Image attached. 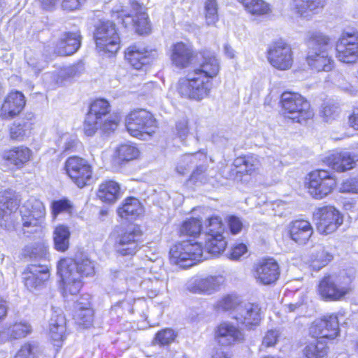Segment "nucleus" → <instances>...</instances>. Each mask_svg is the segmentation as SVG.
<instances>
[{"label": "nucleus", "mask_w": 358, "mask_h": 358, "mask_svg": "<svg viewBox=\"0 0 358 358\" xmlns=\"http://www.w3.org/2000/svg\"><path fill=\"white\" fill-rule=\"evenodd\" d=\"M222 277L209 276L206 278H198L189 283L188 289L194 293L208 292L216 290L222 283Z\"/></svg>", "instance_id": "29"}, {"label": "nucleus", "mask_w": 358, "mask_h": 358, "mask_svg": "<svg viewBox=\"0 0 358 358\" xmlns=\"http://www.w3.org/2000/svg\"><path fill=\"white\" fill-rule=\"evenodd\" d=\"M215 338L221 345L229 346L236 343L243 342L245 335L236 325L229 322H224L217 327Z\"/></svg>", "instance_id": "19"}, {"label": "nucleus", "mask_w": 358, "mask_h": 358, "mask_svg": "<svg viewBox=\"0 0 358 358\" xmlns=\"http://www.w3.org/2000/svg\"><path fill=\"white\" fill-rule=\"evenodd\" d=\"M234 167L230 171L229 177L234 180H239V173L243 171L251 174L259 166V161L255 155H245L238 157L234 162Z\"/></svg>", "instance_id": "26"}, {"label": "nucleus", "mask_w": 358, "mask_h": 358, "mask_svg": "<svg viewBox=\"0 0 358 358\" xmlns=\"http://www.w3.org/2000/svg\"><path fill=\"white\" fill-rule=\"evenodd\" d=\"M224 227L220 217L213 216L208 219V224L206 227L207 236L222 235Z\"/></svg>", "instance_id": "51"}, {"label": "nucleus", "mask_w": 358, "mask_h": 358, "mask_svg": "<svg viewBox=\"0 0 358 358\" xmlns=\"http://www.w3.org/2000/svg\"><path fill=\"white\" fill-rule=\"evenodd\" d=\"M31 331V327L26 322H15L6 329V334L13 339L24 338Z\"/></svg>", "instance_id": "42"}, {"label": "nucleus", "mask_w": 358, "mask_h": 358, "mask_svg": "<svg viewBox=\"0 0 358 358\" xmlns=\"http://www.w3.org/2000/svg\"><path fill=\"white\" fill-rule=\"evenodd\" d=\"M176 337V334L171 329L166 328L159 331L155 336V341L160 345H169L172 343Z\"/></svg>", "instance_id": "53"}, {"label": "nucleus", "mask_w": 358, "mask_h": 358, "mask_svg": "<svg viewBox=\"0 0 358 358\" xmlns=\"http://www.w3.org/2000/svg\"><path fill=\"white\" fill-rule=\"evenodd\" d=\"M336 57L343 63H354L358 59V32H343L336 46Z\"/></svg>", "instance_id": "13"}, {"label": "nucleus", "mask_w": 358, "mask_h": 358, "mask_svg": "<svg viewBox=\"0 0 358 358\" xmlns=\"http://www.w3.org/2000/svg\"><path fill=\"white\" fill-rule=\"evenodd\" d=\"M280 103L285 116L294 122L301 124L312 115L310 103L298 93L283 92Z\"/></svg>", "instance_id": "5"}, {"label": "nucleus", "mask_w": 358, "mask_h": 358, "mask_svg": "<svg viewBox=\"0 0 358 358\" xmlns=\"http://www.w3.org/2000/svg\"><path fill=\"white\" fill-rule=\"evenodd\" d=\"M94 313L89 307H79L75 314V320L79 325L90 327L93 322Z\"/></svg>", "instance_id": "48"}, {"label": "nucleus", "mask_w": 358, "mask_h": 358, "mask_svg": "<svg viewBox=\"0 0 358 358\" xmlns=\"http://www.w3.org/2000/svg\"><path fill=\"white\" fill-rule=\"evenodd\" d=\"M70 231L67 226L59 224L53 232L55 248L61 252H65L69 247Z\"/></svg>", "instance_id": "35"}, {"label": "nucleus", "mask_w": 358, "mask_h": 358, "mask_svg": "<svg viewBox=\"0 0 358 358\" xmlns=\"http://www.w3.org/2000/svg\"><path fill=\"white\" fill-rule=\"evenodd\" d=\"M97 196L103 202L113 203L121 196L120 185L113 180H106L99 185Z\"/></svg>", "instance_id": "28"}, {"label": "nucleus", "mask_w": 358, "mask_h": 358, "mask_svg": "<svg viewBox=\"0 0 358 358\" xmlns=\"http://www.w3.org/2000/svg\"><path fill=\"white\" fill-rule=\"evenodd\" d=\"M80 43V32H66L57 45V53L62 56L72 55L79 49Z\"/></svg>", "instance_id": "27"}, {"label": "nucleus", "mask_w": 358, "mask_h": 358, "mask_svg": "<svg viewBox=\"0 0 358 358\" xmlns=\"http://www.w3.org/2000/svg\"><path fill=\"white\" fill-rule=\"evenodd\" d=\"M252 273L258 283L271 285L279 278V266L273 258L263 259L254 265Z\"/></svg>", "instance_id": "15"}, {"label": "nucleus", "mask_w": 358, "mask_h": 358, "mask_svg": "<svg viewBox=\"0 0 358 358\" xmlns=\"http://www.w3.org/2000/svg\"><path fill=\"white\" fill-rule=\"evenodd\" d=\"M206 160V153L199 151L195 153L185 154L180 159L176 166V171L180 175L184 176L189 172L194 164Z\"/></svg>", "instance_id": "33"}, {"label": "nucleus", "mask_w": 358, "mask_h": 358, "mask_svg": "<svg viewBox=\"0 0 358 358\" xmlns=\"http://www.w3.org/2000/svg\"><path fill=\"white\" fill-rule=\"evenodd\" d=\"M31 155V151L28 148L18 146L6 151L3 154V158L17 168H20L29 161Z\"/></svg>", "instance_id": "32"}, {"label": "nucleus", "mask_w": 358, "mask_h": 358, "mask_svg": "<svg viewBox=\"0 0 358 358\" xmlns=\"http://www.w3.org/2000/svg\"><path fill=\"white\" fill-rule=\"evenodd\" d=\"M22 275L24 285L31 292L41 289L50 277L49 269L45 265H30Z\"/></svg>", "instance_id": "16"}, {"label": "nucleus", "mask_w": 358, "mask_h": 358, "mask_svg": "<svg viewBox=\"0 0 358 358\" xmlns=\"http://www.w3.org/2000/svg\"><path fill=\"white\" fill-rule=\"evenodd\" d=\"M110 110L109 103L105 99H99L91 103L87 114L92 115L96 120L104 122L108 117L113 116L109 114Z\"/></svg>", "instance_id": "38"}, {"label": "nucleus", "mask_w": 358, "mask_h": 358, "mask_svg": "<svg viewBox=\"0 0 358 358\" xmlns=\"http://www.w3.org/2000/svg\"><path fill=\"white\" fill-rule=\"evenodd\" d=\"M94 38L96 47L103 52L116 53L120 48V38L115 23L102 21L96 27Z\"/></svg>", "instance_id": "7"}, {"label": "nucleus", "mask_w": 358, "mask_h": 358, "mask_svg": "<svg viewBox=\"0 0 358 358\" xmlns=\"http://www.w3.org/2000/svg\"><path fill=\"white\" fill-rule=\"evenodd\" d=\"M241 303L242 302L237 296L227 295L217 301V308L218 310L224 311L232 310L234 315L236 310L238 309V307L241 304Z\"/></svg>", "instance_id": "44"}, {"label": "nucleus", "mask_w": 358, "mask_h": 358, "mask_svg": "<svg viewBox=\"0 0 358 358\" xmlns=\"http://www.w3.org/2000/svg\"><path fill=\"white\" fill-rule=\"evenodd\" d=\"M27 64L32 69L35 74H38L45 66V62L39 60L36 57H27Z\"/></svg>", "instance_id": "61"}, {"label": "nucleus", "mask_w": 358, "mask_h": 358, "mask_svg": "<svg viewBox=\"0 0 358 358\" xmlns=\"http://www.w3.org/2000/svg\"><path fill=\"white\" fill-rule=\"evenodd\" d=\"M73 210L72 202L68 199L53 201L51 203V213L55 219L61 213L71 214Z\"/></svg>", "instance_id": "43"}, {"label": "nucleus", "mask_w": 358, "mask_h": 358, "mask_svg": "<svg viewBox=\"0 0 358 358\" xmlns=\"http://www.w3.org/2000/svg\"><path fill=\"white\" fill-rule=\"evenodd\" d=\"M195 55L192 47L182 42H178L171 47V60L173 64L178 69L188 67Z\"/></svg>", "instance_id": "20"}, {"label": "nucleus", "mask_w": 358, "mask_h": 358, "mask_svg": "<svg viewBox=\"0 0 358 358\" xmlns=\"http://www.w3.org/2000/svg\"><path fill=\"white\" fill-rule=\"evenodd\" d=\"M156 55L154 50H148L136 45H131L125 52V58L136 69H141L144 65L151 62Z\"/></svg>", "instance_id": "23"}, {"label": "nucleus", "mask_w": 358, "mask_h": 358, "mask_svg": "<svg viewBox=\"0 0 358 358\" xmlns=\"http://www.w3.org/2000/svg\"><path fill=\"white\" fill-rule=\"evenodd\" d=\"M115 152L117 157L121 161L133 160L137 158L139 155L138 148L131 144H122L120 145Z\"/></svg>", "instance_id": "45"}, {"label": "nucleus", "mask_w": 358, "mask_h": 358, "mask_svg": "<svg viewBox=\"0 0 358 358\" xmlns=\"http://www.w3.org/2000/svg\"><path fill=\"white\" fill-rule=\"evenodd\" d=\"M268 60L271 66L278 70L289 69L293 64L290 45L282 41L275 43L268 50Z\"/></svg>", "instance_id": "14"}, {"label": "nucleus", "mask_w": 358, "mask_h": 358, "mask_svg": "<svg viewBox=\"0 0 358 358\" xmlns=\"http://www.w3.org/2000/svg\"><path fill=\"white\" fill-rule=\"evenodd\" d=\"M125 125L131 136L146 140L157 129L153 115L144 109L135 110L126 117Z\"/></svg>", "instance_id": "4"}, {"label": "nucleus", "mask_w": 358, "mask_h": 358, "mask_svg": "<svg viewBox=\"0 0 358 358\" xmlns=\"http://www.w3.org/2000/svg\"><path fill=\"white\" fill-rule=\"evenodd\" d=\"M331 48L330 38L327 35L315 31V70L328 72L333 69L334 60L329 56Z\"/></svg>", "instance_id": "11"}, {"label": "nucleus", "mask_w": 358, "mask_h": 358, "mask_svg": "<svg viewBox=\"0 0 358 358\" xmlns=\"http://www.w3.org/2000/svg\"><path fill=\"white\" fill-rule=\"evenodd\" d=\"M45 215V208L40 200L31 197L20 208V216L24 232L36 231Z\"/></svg>", "instance_id": "8"}, {"label": "nucleus", "mask_w": 358, "mask_h": 358, "mask_svg": "<svg viewBox=\"0 0 358 358\" xmlns=\"http://www.w3.org/2000/svg\"><path fill=\"white\" fill-rule=\"evenodd\" d=\"M83 70V66L79 64L61 68L58 71V79L57 80V82L62 83L64 80H68L77 77L81 74Z\"/></svg>", "instance_id": "47"}, {"label": "nucleus", "mask_w": 358, "mask_h": 358, "mask_svg": "<svg viewBox=\"0 0 358 358\" xmlns=\"http://www.w3.org/2000/svg\"><path fill=\"white\" fill-rule=\"evenodd\" d=\"M15 358H34L31 345L29 344L23 345L18 351Z\"/></svg>", "instance_id": "63"}, {"label": "nucleus", "mask_w": 358, "mask_h": 358, "mask_svg": "<svg viewBox=\"0 0 358 358\" xmlns=\"http://www.w3.org/2000/svg\"><path fill=\"white\" fill-rule=\"evenodd\" d=\"M233 318L246 328L252 329L260 322V308L255 303L242 302L236 310Z\"/></svg>", "instance_id": "18"}, {"label": "nucleus", "mask_w": 358, "mask_h": 358, "mask_svg": "<svg viewBox=\"0 0 358 358\" xmlns=\"http://www.w3.org/2000/svg\"><path fill=\"white\" fill-rule=\"evenodd\" d=\"M348 282L341 281V278L335 275H327L320 281L318 292L326 301H338L348 292Z\"/></svg>", "instance_id": "12"}, {"label": "nucleus", "mask_w": 358, "mask_h": 358, "mask_svg": "<svg viewBox=\"0 0 358 358\" xmlns=\"http://www.w3.org/2000/svg\"><path fill=\"white\" fill-rule=\"evenodd\" d=\"M227 247V241L222 235L207 236L205 250L213 255H218L223 252Z\"/></svg>", "instance_id": "41"}, {"label": "nucleus", "mask_w": 358, "mask_h": 358, "mask_svg": "<svg viewBox=\"0 0 358 358\" xmlns=\"http://www.w3.org/2000/svg\"><path fill=\"white\" fill-rule=\"evenodd\" d=\"M25 106V99L22 93L11 92L6 97L0 110V117L8 120L15 117Z\"/></svg>", "instance_id": "21"}, {"label": "nucleus", "mask_w": 358, "mask_h": 358, "mask_svg": "<svg viewBox=\"0 0 358 358\" xmlns=\"http://www.w3.org/2000/svg\"><path fill=\"white\" fill-rule=\"evenodd\" d=\"M140 236V231L134 227L122 231L115 239L117 252L123 256L135 254L138 250V241Z\"/></svg>", "instance_id": "17"}, {"label": "nucleus", "mask_w": 358, "mask_h": 358, "mask_svg": "<svg viewBox=\"0 0 358 358\" xmlns=\"http://www.w3.org/2000/svg\"><path fill=\"white\" fill-rule=\"evenodd\" d=\"M118 214L121 217L128 218L137 217L143 212L142 205L138 199L134 197L127 198L122 207L118 208Z\"/></svg>", "instance_id": "36"}, {"label": "nucleus", "mask_w": 358, "mask_h": 358, "mask_svg": "<svg viewBox=\"0 0 358 358\" xmlns=\"http://www.w3.org/2000/svg\"><path fill=\"white\" fill-rule=\"evenodd\" d=\"M332 258L333 256L327 251H325L323 249H322L321 251L318 250L316 257H315V262L316 261L320 263L317 269L320 270L323 266H326L332 260Z\"/></svg>", "instance_id": "59"}, {"label": "nucleus", "mask_w": 358, "mask_h": 358, "mask_svg": "<svg viewBox=\"0 0 358 358\" xmlns=\"http://www.w3.org/2000/svg\"><path fill=\"white\" fill-rule=\"evenodd\" d=\"M317 213L315 216H317V229L319 233L322 234H329L334 231L342 224L343 217L334 206L326 205L320 206V204H315Z\"/></svg>", "instance_id": "10"}, {"label": "nucleus", "mask_w": 358, "mask_h": 358, "mask_svg": "<svg viewBox=\"0 0 358 358\" xmlns=\"http://www.w3.org/2000/svg\"><path fill=\"white\" fill-rule=\"evenodd\" d=\"M245 10L254 15H264L271 13L270 5L264 0H237Z\"/></svg>", "instance_id": "39"}, {"label": "nucleus", "mask_w": 358, "mask_h": 358, "mask_svg": "<svg viewBox=\"0 0 358 358\" xmlns=\"http://www.w3.org/2000/svg\"><path fill=\"white\" fill-rule=\"evenodd\" d=\"M135 301L134 299H128L127 300H122L118 301L115 305H114L112 308H116V307L120 306L123 309L128 310L129 313H133V304Z\"/></svg>", "instance_id": "64"}, {"label": "nucleus", "mask_w": 358, "mask_h": 358, "mask_svg": "<svg viewBox=\"0 0 358 358\" xmlns=\"http://www.w3.org/2000/svg\"><path fill=\"white\" fill-rule=\"evenodd\" d=\"M339 113V108L334 104L329 105L325 104L321 111V115L324 117L326 122L331 119H334Z\"/></svg>", "instance_id": "54"}, {"label": "nucleus", "mask_w": 358, "mask_h": 358, "mask_svg": "<svg viewBox=\"0 0 358 358\" xmlns=\"http://www.w3.org/2000/svg\"><path fill=\"white\" fill-rule=\"evenodd\" d=\"M312 234L311 225L308 221L296 220L290 225V238L299 244H305Z\"/></svg>", "instance_id": "31"}, {"label": "nucleus", "mask_w": 358, "mask_h": 358, "mask_svg": "<svg viewBox=\"0 0 358 358\" xmlns=\"http://www.w3.org/2000/svg\"><path fill=\"white\" fill-rule=\"evenodd\" d=\"M64 316L57 311H54L49 321V334L55 341H62L66 330Z\"/></svg>", "instance_id": "34"}, {"label": "nucleus", "mask_w": 358, "mask_h": 358, "mask_svg": "<svg viewBox=\"0 0 358 358\" xmlns=\"http://www.w3.org/2000/svg\"><path fill=\"white\" fill-rule=\"evenodd\" d=\"M140 285L148 289V296L150 298H153L163 289L166 285V282L162 280H159L155 278L153 280L149 279L141 282Z\"/></svg>", "instance_id": "49"}, {"label": "nucleus", "mask_w": 358, "mask_h": 358, "mask_svg": "<svg viewBox=\"0 0 358 358\" xmlns=\"http://www.w3.org/2000/svg\"><path fill=\"white\" fill-rule=\"evenodd\" d=\"M119 122L118 116H110L104 122H101L87 114L84 122V132L87 136H92L99 129H101L104 132L113 131L117 128Z\"/></svg>", "instance_id": "22"}, {"label": "nucleus", "mask_w": 358, "mask_h": 358, "mask_svg": "<svg viewBox=\"0 0 358 358\" xmlns=\"http://www.w3.org/2000/svg\"><path fill=\"white\" fill-rule=\"evenodd\" d=\"M280 333L277 330H269L264 336L262 346L265 348L274 346L278 341Z\"/></svg>", "instance_id": "55"}, {"label": "nucleus", "mask_w": 358, "mask_h": 358, "mask_svg": "<svg viewBox=\"0 0 358 358\" xmlns=\"http://www.w3.org/2000/svg\"><path fill=\"white\" fill-rule=\"evenodd\" d=\"M248 252V248L243 243L235 245L231 250L229 257L232 260H238Z\"/></svg>", "instance_id": "56"}, {"label": "nucleus", "mask_w": 358, "mask_h": 358, "mask_svg": "<svg viewBox=\"0 0 358 358\" xmlns=\"http://www.w3.org/2000/svg\"><path fill=\"white\" fill-rule=\"evenodd\" d=\"M342 189L343 192L358 193V176L344 181Z\"/></svg>", "instance_id": "60"}, {"label": "nucleus", "mask_w": 358, "mask_h": 358, "mask_svg": "<svg viewBox=\"0 0 358 358\" xmlns=\"http://www.w3.org/2000/svg\"><path fill=\"white\" fill-rule=\"evenodd\" d=\"M335 185V180L329 172L323 169L315 171V199L328 195Z\"/></svg>", "instance_id": "25"}, {"label": "nucleus", "mask_w": 358, "mask_h": 358, "mask_svg": "<svg viewBox=\"0 0 358 358\" xmlns=\"http://www.w3.org/2000/svg\"><path fill=\"white\" fill-rule=\"evenodd\" d=\"M176 131L177 135L182 139H185L189 131L188 127V120L186 117H182L176 122Z\"/></svg>", "instance_id": "57"}, {"label": "nucleus", "mask_w": 358, "mask_h": 358, "mask_svg": "<svg viewBox=\"0 0 358 358\" xmlns=\"http://www.w3.org/2000/svg\"><path fill=\"white\" fill-rule=\"evenodd\" d=\"M339 332L338 318L335 315L324 316L315 320V358H327L329 348L327 339L335 338Z\"/></svg>", "instance_id": "3"}, {"label": "nucleus", "mask_w": 358, "mask_h": 358, "mask_svg": "<svg viewBox=\"0 0 358 358\" xmlns=\"http://www.w3.org/2000/svg\"><path fill=\"white\" fill-rule=\"evenodd\" d=\"M18 203L15 199H9L0 202V226L6 230L14 228L13 218L15 217V210L18 208Z\"/></svg>", "instance_id": "30"}, {"label": "nucleus", "mask_w": 358, "mask_h": 358, "mask_svg": "<svg viewBox=\"0 0 358 358\" xmlns=\"http://www.w3.org/2000/svg\"><path fill=\"white\" fill-rule=\"evenodd\" d=\"M202 62L199 67L179 80L178 92L184 98L201 100L207 97L212 87L211 80L220 70V64L215 54L208 50L200 52Z\"/></svg>", "instance_id": "1"}, {"label": "nucleus", "mask_w": 358, "mask_h": 358, "mask_svg": "<svg viewBox=\"0 0 358 358\" xmlns=\"http://www.w3.org/2000/svg\"><path fill=\"white\" fill-rule=\"evenodd\" d=\"M133 8L136 10L135 16L132 18L136 31L141 35L148 34L150 31V24L147 13L137 3L133 4Z\"/></svg>", "instance_id": "37"}, {"label": "nucleus", "mask_w": 358, "mask_h": 358, "mask_svg": "<svg viewBox=\"0 0 358 358\" xmlns=\"http://www.w3.org/2000/svg\"><path fill=\"white\" fill-rule=\"evenodd\" d=\"M205 17L208 25L215 24L218 20V6L216 0H206L205 2Z\"/></svg>", "instance_id": "50"}, {"label": "nucleus", "mask_w": 358, "mask_h": 358, "mask_svg": "<svg viewBox=\"0 0 358 358\" xmlns=\"http://www.w3.org/2000/svg\"><path fill=\"white\" fill-rule=\"evenodd\" d=\"M227 222L230 231L233 234H237L243 229V224L239 217L230 215L227 219Z\"/></svg>", "instance_id": "58"}, {"label": "nucleus", "mask_w": 358, "mask_h": 358, "mask_svg": "<svg viewBox=\"0 0 358 358\" xmlns=\"http://www.w3.org/2000/svg\"><path fill=\"white\" fill-rule=\"evenodd\" d=\"M94 265L86 257L62 259L57 265V273L64 285V289L71 294H77L83 286L85 276L93 274Z\"/></svg>", "instance_id": "2"}, {"label": "nucleus", "mask_w": 358, "mask_h": 358, "mask_svg": "<svg viewBox=\"0 0 358 358\" xmlns=\"http://www.w3.org/2000/svg\"><path fill=\"white\" fill-rule=\"evenodd\" d=\"M355 157L348 152H336L325 157L324 162L338 172H344L355 166Z\"/></svg>", "instance_id": "24"}, {"label": "nucleus", "mask_w": 358, "mask_h": 358, "mask_svg": "<svg viewBox=\"0 0 358 358\" xmlns=\"http://www.w3.org/2000/svg\"><path fill=\"white\" fill-rule=\"evenodd\" d=\"M203 250L201 245L197 242L178 243L170 250V260L182 268H189L201 259Z\"/></svg>", "instance_id": "6"}, {"label": "nucleus", "mask_w": 358, "mask_h": 358, "mask_svg": "<svg viewBox=\"0 0 358 358\" xmlns=\"http://www.w3.org/2000/svg\"><path fill=\"white\" fill-rule=\"evenodd\" d=\"M206 162L207 159L205 162H199L194 164L196 166V169L192 171L191 174L192 178L198 179L201 174L206 172L207 170Z\"/></svg>", "instance_id": "62"}, {"label": "nucleus", "mask_w": 358, "mask_h": 358, "mask_svg": "<svg viewBox=\"0 0 358 358\" xmlns=\"http://www.w3.org/2000/svg\"><path fill=\"white\" fill-rule=\"evenodd\" d=\"M64 169L68 176L79 188L92 182V169L86 159L77 156L70 157L65 162Z\"/></svg>", "instance_id": "9"}, {"label": "nucleus", "mask_w": 358, "mask_h": 358, "mask_svg": "<svg viewBox=\"0 0 358 358\" xmlns=\"http://www.w3.org/2000/svg\"><path fill=\"white\" fill-rule=\"evenodd\" d=\"M27 123L15 122L10 128V136L13 140L22 141L26 136Z\"/></svg>", "instance_id": "52"}, {"label": "nucleus", "mask_w": 358, "mask_h": 358, "mask_svg": "<svg viewBox=\"0 0 358 358\" xmlns=\"http://www.w3.org/2000/svg\"><path fill=\"white\" fill-rule=\"evenodd\" d=\"M201 230V220L197 218H190L183 222L180 229V233L182 235L194 236L199 234Z\"/></svg>", "instance_id": "46"}, {"label": "nucleus", "mask_w": 358, "mask_h": 358, "mask_svg": "<svg viewBox=\"0 0 358 358\" xmlns=\"http://www.w3.org/2000/svg\"><path fill=\"white\" fill-rule=\"evenodd\" d=\"M290 9L297 16L310 19L313 12V0H292Z\"/></svg>", "instance_id": "40"}]
</instances>
